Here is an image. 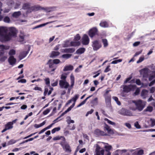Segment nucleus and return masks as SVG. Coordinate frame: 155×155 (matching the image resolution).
Here are the masks:
<instances>
[{"instance_id":"obj_6","label":"nucleus","mask_w":155,"mask_h":155,"mask_svg":"<svg viewBox=\"0 0 155 155\" xmlns=\"http://www.w3.org/2000/svg\"><path fill=\"white\" fill-rule=\"evenodd\" d=\"M92 46L94 51L97 50L101 47V44L97 40L93 41Z\"/></svg>"},{"instance_id":"obj_22","label":"nucleus","mask_w":155,"mask_h":155,"mask_svg":"<svg viewBox=\"0 0 155 155\" xmlns=\"http://www.w3.org/2000/svg\"><path fill=\"white\" fill-rule=\"evenodd\" d=\"M21 11L15 12H13L12 15V16L14 18H18L21 15Z\"/></svg>"},{"instance_id":"obj_21","label":"nucleus","mask_w":155,"mask_h":155,"mask_svg":"<svg viewBox=\"0 0 155 155\" xmlns=\"http://www.w3.org/2000/svg\"><path fill=\"white\" fill-rule=\"evenodd\" d=\"M28 51H24L22 52H21L19 56V61L21 60L23 58L25 57L26 55L28 54Z\"/></svg>"},{"instance_id":"obj_18","label":"nucleus","mask_w":155,"mask_h":155,"mask_svg":"<svg viewBox=\"0 0 155 155\" xmlns=\"http://www.w3.org/2000/svg\"><path fill=\"white\" fill-rule=\"evenodd\" d=\"M8 61L10 65L14 64L16 61V59L12 56H11L8 59Z\"/></svg>"},{"instance_id":"obj_62","label":"nucleus","mask_w":155,"mask_h":155,"mask_svg":"<svg viewBox=\"0 0 155 155\" xmlns=\"http://www.w3.org/2000/svg\"><path fill=\"white\" fill-rule=\"evenodd\" d=\"M45 83L47 85H49L50 84V81L49 79L48 78H47L45 79Z\"/></svg>"},{"instance_id":"obj_11","label":"nucleus","mask_w":155,"mask_h":155,"mask_svg":"<svg viewBox=\"0 0 155 155\" xmlns=\"http://www.w3.org/2000/svg\"><path fill=\"white\" fill-rule=\"evenodd\" d=\"M56 8L55 6L43 7L42 10L46 12H50L56 10Z\"/></svg>"},{"instance_id":"obj_46","label":"nucleus","mask_w":155,"mask_h":155,"mask_svg":"<svg viewBox=\"0 0 155 155\" xmlns=\"http://www.w3.org/2000/svg\"><path fill=\"white\" fill-rule=\"evenodd\" d=\"M122 60L121 59H119V60H115L112 61L111 63L112 64H116L118 62H121Z\"/></svg>"},{"instance_id":"obj_25","label":"nucleus","mask_w":155,"mask_h":155,"mask_svg":"<svg viewBox=\"0 0 155 155\" xmlns=\"http://www.w3.org/2000/svg\"><path fill=\"white\" fill-rule=\"evenodd\" d=\"M85 50L84 48H80L77 50L76 53L78 54H81L84 52Z\"/></svg>"},{"instance_id":"obj_48","label":"nucleus","mask_w":155,"mask_h":155,"mask_svg":"<svg viewBox=\"0 0 155 155\" xmlns=\"http://www.w3.org/2000/svg\"><path fill=\"white\" fill-rule=\"evenodd\" d=\"M135 127L137 129H140L141 128V127L139 124L138 122H136L134 123Z\"/></svg>"},{"instance_id":"obj_41","label":"nucleus","mask_w":155,"mask_h":155,"mask_svg":"<svg viewBox=\"0 0 155 155\" xmlns=\"http://www.w3.org/2000/svg\"><path fill=\"white\" fill-rule=\"evenodd\" d=\"M75 105V103H73L72 104L70 107L66 110H65L66 112L67 113L70 110H71V109L74 107Z\"/></svg>"},{"instance_id":"obj_3","label":"nucleus","mask_w":155,"mask_h":155,"mask_svg":"<svg viewBox=\"0 0 155 155\" xmlns=\"http://www.w3.org/2000/svg\"><path fill=\"white\" fill-rule=\"evenodd\" d=\"M133 102L135 104L136 108L139 111H141L143 110L145 105V103L141 100L137 101H134Z\"/></svg>"},{"instance_id":"obj_64","label":"nucleus","mask_w":155,"mask_h":155,"mask_svg":"<svg viewBox=\"0 0 155 155\" xmlns=\"http://www.w3.org/2000/svg\"><path fill=\"white\" fill-rule=\"evenodd\" d=\"M26 81L25 79H22L19 81H18V82H21L22 83H25L26 82Z\"/></svg>"},{"instance_id":"obj_13","label":"nucleus","mask_w":155,"mask_h":155,"mask_svg":"<svg viewBox=\"0 0 155 155\" xmlns=\"http://www.w3.org/2000/svg\"><path fill=\"white\" fill-rule=\"evenodd\" d=\"M42 7L39 5H35L31 6L30 9L31 12L33 11H37L39 10H42Z\"/></svg>"},{"instance_id":"obj_9","label":"nucleus","mask_w":155,"mask_h":155,"mask_svg":"<svg viewBox=\"0 0 155 155\" xmlns=\"http://www.w3.org/2000/svg\"><path fill=\"white\" fill-rule=\"evenodd\" d=\"M60 144L62 147L63 149H65L66 152H70L71 151L70 146L68 143L62 142L60 143Z\"/></svg>"},{"instance_id":"obj_26","label":"nucleus","mask_w":155,"mask_h":155,"mask_svg":"<svg viewBox=\"0 0 155 155\" xmlns=\"http://www.w3.org/2000/svg\"><path fill=\"white\" fill-rule=\"evenodd\" d=\"M60 54V53L58 51H53L52 52L50 57L53 58L58 55Z\"/></svg>"},{"instance_id":"obj_20","label":"nucleus","mask_w":155,"mask_h":155,"mask_svg":"<svg viewBox=\"0 0 155 155\" xmlns=\"http://www.w3.org/2000/svg\"><path fill=\"white\" fill-rule=\"evenodd\" d=\"M148 91L146 90H143L141 93V95L142 98L143 99H145L147 97L148 95Z\"/></svg>"},{"instance_id":"obj_45","label":"nucleus","mask_w":155,"mask_h":155,"mask_svg":"<svg viewBox=\"0 0 155 155\" xmlns=\"http://www.w3.org/2000/svg\"><path fill=\"white\" fill-rule=\"evenodd\" d=\"M15 54V51L13 49L10 50L9 52V54L11 56L13 55H14Z\"/></svg>"},{"instance_id":"obj_36","label":"nucleus","mask_w":155,"mask_h":155,"mask_svg":"<svg viewBox=\"0 0 155 155\" xmlns=\"http://www.w3.org/2000/svg\"><path fill=\"white\" fill-rule=\"evenodd\" d=\"M102 41L104 47H106L107 46L108 44L107 40L106 39H102Z\"/></svg>"},{"instance_id":"obj_40","label":"nucleus","mask_w":155,"mask_h":155,"mask_svg":"<svg viewBox=\"0 0 155 155\" xmlns=\"http://www.w3.org/2000/svg\"><path fill=\"white\" fill-rule=\"evenodd\" d=\"M138 155H142L143 154V151L142 150L135 151Z\"/></svg>"},{"instance_id":"obj_31","label":"nucleus","mask_w":155,"mask_h":155,"mask_svg":"<svg viewBox=\"0 0 155 155\" xmlns=\"http://www.w3.org/2000/svg\"><path fill=\"white\" fill-rule=\"evenodd\" d=\"M71 55V54H64L62 55V57L64 58L67 59L70 58Z\"/></svg>"},{"instance_id":"obj_35","label":"nucleus","mask_w":155,"mask_h":155,"mask_svg":"<svg viewBox=\"0 0 155 155\" xmlns=\"http://www.w3.org/2000/svg\"><path fill=\"white\" fill-rule=\"evenodd\" d=\"M25 35L23 32H21V34L19 35V37L21 40H20L21 41H24V37Z\"/></svg>"},{"instance_id":"obj_38","label":"nucleus","mask_w":155,"mask_h":155,"mask_svg":"<svg viewBox=\"0 0 155 155\" xmlns=\"http://www.w3.org/2000/svg\"><path fill=\"white\" fill-rule=\"evenodd\" d=\"M125 110H126L125 109H124L122 108L119 111V113L125 116Z\"/></svg>"},{"instance_id":"obj_53","label":"nucleus","mask_w":155,"mask_h":155,"mask_svg":"<svg viewBox=\"0 0 155 155\" xmlns=\"http://www.w3.org/2000/svg\"><path fill=\"white\" fill-rule=\"evenodd\" d=\"M144 59V57H140L139 58V60L137 61V63H139L141 62L142 61H143Z\"/></svg>"},{"instance_id":"obj_8","label":"nucleus","mask_w":155,"mask_h":155,"mask_svg":"<svg viewBox=\"0 0 155 155\" xmlns=\"http://www.w3.org/2000/svg\"><path fill=\"white\" fill-rule=\"evenodd\" d=\"M59 84L61 88H67L69 86V83L66 81L60 80Z\"/></svg>"},{"instance_id":"obj_12","label":"nucleus","mask_w":155,"mask_h":155,"mask_svg":"<svg viewBox=\"0 0 155 155\" xmlns=\"http://www.w3.org/2000/svg\"><path fill=\"white\" fill-rule=\"evenodd\" d=\"M89 42V39L88 36L86 35H84L82 39V43L85 45H88Z\"/></svg>"},{"instance_id":"obj_23","label":"nucleus","mask_w":155,"mask_h":155,"mask_svg":"<svg viewBox=\"0 0 155 155\" xmlns=\"http://www.w3.org/2000/svg\"><path fill=\"white\" fill-rule=\"evenodd\" d=\"M63 52L65 53H73L75 51V49L73 48H65L63 49Z\"/></svg>"},{"instance_id":"obj_15","label":"nucleus","mask_w":155,"mask_h":155,"mask_svg":"<svg viewBox=\"0 0 155 155\" xmlns=\"http://www.w3.org/2000/svg\"><path fill=\"white\" fill-rule=\"evenodd\" d=\"M100 149V147L98 145H97L96 146L95 150L96 153L94 155H100L101 154L102 155H104V150L102 149L101 150Z\"/></svg>"},{"instance_id":"obj_59","label":"nucleus","mask_w":155,"mask_h":155,"mask_svg":"<svg viewBox=\"0 0 155 155\" xmlns=\"http://www.w3.org/2000/svg\"><path fill=\"white\" fill-rule=\"evenodd\" d=\"M21 5V2H18V3H16L15 4V8H18Z\"/></svg>"},{"instance_id":"obj_56","label":"nucleus","mask_w":155,"mask_h":155,"mask_svg":"<svg viewBox=\"0 0 155 155\" xmlns=\"http://www.w3.org/2000/svg\"><path fill=\"white\" fill-rule=\"evenodd\" d=\"M50 110L49 109H47L43 112V114L44 115H46L47 114L50 112Z\"/></svg>"},{"instance_id":"obj_27","label":"nucleus","mask_w":155,"mask_h":155,"mask_svg":"<svg viewBox=\"0 0 155 155\" xmlns=\"http://www.w3.org/2000/svg\"><path fill=\"white\" fill-rule=\"evenodd\" d=\"M52 22H53V21H50V22H47L46 23H44V24L38 25L35 27L34 28H33V29H36L37 28H39L40 27H43V26H44L46 25H47L48 24L52 23Z\"/></svg>"},{"instance_id":"obj_60","label":"nucleus","mask_w":155,"mask_h":155,"mask_svg":"<svg viewBox=\"0 0 155 155\" xmlns=\"http://www.w3.org/2000/svg\"><path fill=\"white\" fill-rule=\"evenodd\" d=\"M155 83V79H154L149 84V86L150 87L153 85Z\"/></svg>"},{"instance_id":"obj_63","label":"nucleus","mask_w":155,"mask_h":155,"mask_svg":"<svg viewBox=\"0 0 155 155\" xmlns=\"http://www.w3.org/2000/svg\"><path fill=\"white\" fill-rule=\"evenodd\" d=\"M74 76L72 75H71V82H74Z\"/></svg>"},{"instance_id":"obj_5","label":"nucleus","mask_w":155,"mask_h":155,"mask_svg":"<svg viewBox=\"0 0 155 155\" xmlns=\"http://www.w3.org/2000/svg\"><path fill=\"white\" fill-rule=\"evenodd\" d=\"M150 71L147 68H146L141 70L140 71V74L144 78H147Z\"/></svg>"},{"instance_id":"obj_61","label":"nucleus","mask_w":155,"mask_h":155,"mask_svg":"<svg viewBox=\"0 0 155 155\" xmlns=\"http://www.w3.org/2000/svg\"><path fill=\"white\" fill-rule=\"evenodd\" d=\"M14 2L13 1H11L10 2H7V4L8 6H11L12 4H14Z\"/></svg>"},{"instance_id":"obj_32","label":"nucleus","mask_w":155,"mask_h":155,"mask_svg":"<svg viewBox=\"0 0 155 155\" xmlns=\"http://www.w3.org/2000/svg\"><path fill=\"white\" fill-rule=\"evenodd\" d=\"M125 116H133V115L130 111L128 110H126Z\"/></svg>"},{"instance_id":"obj_2","label":"nucleus","mask_w":155,"mask_h":155,"mask_svg":"<svg viewBox=\"0 0 155 155\" xmlns=\"http://www.w3.org/2000/svg\"><path fill=\"white\" fill-rule=\"evenodd\" d=\"M104 128L107 131L108 134L105 133L104 131L98 129H96L94 131V134L98 136H107L114 134V133L113 130H111L110 128V127L107 125H106Z\"/></svg>"},{"instance_id":"obj_51","label":"nucleus","mask_w":155,"mask_h":155,"mask_svg":"<svg viewBox=\"0 0 155 155\" xmlns=\"http://www.w3.org/2000/svg\"><path fill=\"white\" fill-rule=\"evenodd\" d=\"M15 141L13 140H10L7 143L8 145L12 144L15 143Z\"/></svg>"},{"instance_id":"obj_42","label":"nucleus","mask_w":155,"mask_h":155,"mask_svg":"<svg viewBox=\"0 0 155 155\" xmlns=\"http://www.w3.org/2000/svg\"><path fill=\"white\" fill-rule=\"evenodd\" d=\"M104 120L105 121H107V122L109 124H111V125H115V123L114 122H112V121H110V120H109L107 118H105L104 119Z\"/></svg>"},{"instance_id":"obj_14","label":"nucleus","mask_w":155,"mask_h":155,"mask_svg":"<svg viewBox=\"0 0 155 155\" xmlns=\"http://www.w3.org/2000/svg\"><path fill=\"white\" fill-rule=\"evenodd\" d=\"M13 124V123L11 122L8 123L7 124L5 125V128L2 131V133H4L7 130L12 128L13 127L12 126Z\"/></svg>"},{"instance_id":"obj_30","label":"nucleus","mask_w":155,"mask_h":155,"mask_svg":"<svg viewBox=\"0 0 155 155\" xmlns=\"http://www.w3.org/2000/svg\"><path fill=\"white\" fill-rule=\"evenodd\" d=\"M155 78V71L152 72V75H151L149 78V80L151 81Z\"/></svg>"},{"instance_id":"obj_4","label":"nucleus","mask_w":155,"mask_h":155,"mask_svg":"<svg viewBox=\"0 0 155 155\" xmlns=\"http://www.w3.org/2000/svg\"><path fill=\"white\" fill-rule=\"evenodd\" d=\"M80 37L79 34H77L75 37L74 39V41H72L71 43V46H79L80 44V42L79 41H77L80 39Z\"/></svg>"},{"instance_id":"obj_47","label":"nucleus","mask_w":155,"mask_h":155,"mask_svg":"<svg viewBox=\"0 0 155 155\" xmlns=\"http://www.w3.org/2000/svg\"><path fill=\"white\" fill-rule=\"evenodd\" d=\"M151 121V125L152 127H153L155 125V120L153 119H150Z\"/></svg>"},{"instance_id":"obj_57","label":"nucleus","mask_w":155,"mask_h":155,"mask_svg":"<svg viewBox=\"0 0 155 155\" xmlns=\"http://www.w3.org/2000/svg\"><path fill=\"white\" fill-rule=\"evenodd\" d=\"M125 126L129 129H130L131 128V125L129 123H126L125 124Z\"/></svg>"},{"instance_id":"obj_34","label":"nucleus","mask_w":155,"mask_h":155,"mask_svg":"<svg viewBox=\"0 0 155 155\" xmlns=\"http://www.w3.org/2000/svg\"><path fill=\"white\" fill-rule=\"evenodd\" d=\"M52 61L51 60H50L47 63V64H49V67L50 68H54L55 67L54 66V64L52 62H51Z\"/></svg>"},{"instance_id":"obj_52","label":"nucleus","mask_w":155,"mask_h":155,"mask_svg":"<svg viewBox=\"0 0 155 155\" xmlns=\"http://www.w3.org/2000/svg\"><path fill=\"white\" fill-rule=\"evenodd\" d=\"M110 67V65H108L104 70V72H107L110 71V69L109 68Z\"/></svg>"},{"instance_id":"obj_39","label":"nucleus","mask_w":155,"mask_h":155,"mask_svg":"<svg viewBox=\"0 0 155 155\" xmlns=\"http://www.w3.org/2000/svg\"><path fill=\"white\" fill-rule=\"evenodd\" d=\"M67 78V76L65 73L61 75V78L62 79L61 80L66 81V78Z\"/></svg>"},{"instance_id":"obj_54","label":"nucleus","mask_w":155,"mask_h":155,"mask_svg":"<svg viewBox=\"0 0 155 155\" xmlns=\"http://www.w3.org/2000/svg\"><path fill=\"white\" fill-rule=\"evenodd\" d=\"M94 111V110L93 109H91L90 111H88L86 114V116H87L89 114H91Z\"/></svg>"},{"instance_id":"obj_1","label":"nucleus","mask_w":155,"mask_h":155,"mask_svg":"<svg viewBox=\"0 0 155 155\" xmlns=\"http://www.w3.org/2000/svg\"><path fill=\"white\" fill-rule=\"evenodd\" d=\"M17 31L13 27L7 28L6 27H0V36L1 41H8L12 37H16Z\"/></svg>"},{"instance_id":"obj_44","label":"nucleus","mask_w":155,"mask_h":155,"mask_svg":"<svg viewBox=\"0 0 155 155\" xmlns=\"http://www.w3.org/2000/svg\"><path fill=\"white\" fill-rule=\"evenodd\" d=\"M105 147L106 149V151L108 152L111 149L112 147L111 146H106Z\"/></svg>"},{"instance_id":"obj_43","label":"nucleus","mask_w":155,"mask_h":155,"mask_svg":"<svg viewBox=\"0 0 155 155\" xmlns=\"http://www.w3.org/2000/svg\"><path fill=\"white\" fill-rule=\"evenodd\" d=\"M111 100V97L110 96H107L105 97V100L107 102L110 103Z\"/></svg>"},{"instance_id":"obj_58","label":"nucleus","mask_w":155,"mask_h":155,"mask_svg":"<svg viewBox=\"0 0 155 155\" xmlns=\"http://www.w3.org/2000/svg\"><path fill=\"white\" fill-rule=\"evenodd\" d=\"M155 91V87H153L150 89V92L151 93H153Z\"/></svg>"},{"instance_id":"obj_49","label":"nucleus","mask_w":155,"mask_h":155,"mask_svg":"<svg viewBox=\"0 0 155 155\" xmlns=\"http://www.w3.org/2000/svg\"><path fill=\"white\" fill-rule=\"evenodd\" d=\"M60 62V61L58 59H55L53 60V64H58Z\"/></svg>"},{"instance_id":"obj_50","label":"nucleus","mask_w":155,"mask_h":155,"mask_svg":"<svg viewBox=\"0 0 155 155\" xmlns=\"http://www.w3.org/2000/svg\"><path fill=\"white\" fill-rule=\"evenodd\" d=\"M7 58V57L6 56H3L0 58V61L2 62L4 61Z\"/></svg>"},{"instance_id":"obj_7","label":"nucleus","mask_w":155,"mask_h":155,"mask_svg":"<svg viewBox=\"0 0 155 155\" xmlns=\"http://www.w3.org/2000/svg\"><path fill=\"white\" fill-rule=\"evenodd\" d=\"M136 86L130 85L128 86L125 85L123 88V91L125 92H128L131 90H133L135 88Z\"/></svg>"},{"instance_id":"obj_37","label":"nucleus","mask_w":155,"mask_h":155,"mask_svg":"<svg viewBox=\"0 0 155 155\" xmlns=\"http://www.w3.org/2000/svg\"><path fill=\"white\" fill-rule=\"evenodd\" d=\"M113 99L116 102L117 104L120 105H121L120 102L118 101V98L116 97H113Z\"/></svg>"},{"instance_id":"obj_10","label":"nucleus","mask_w":155,"mask_h":155,"mask_svg":"<svg viewBox=\"0 0 155 155\" xmlns=\"http://www.w3.org/2000/svg\"><path fill=\"white\" fill-rule=\"evenodd\" d=\"M10 48V47L8 46H5L3 45H0V57L2 56L4 54V50H8Z\"/></svg>"},{"instance_id":"obj_19","label":"nucleus","mask_w":155,"mask_h":155,"mask_svg":"<svg viewBox=\"0 0 155 155\" xmlns=\"http://www.w3.org/2000/svg\"><path fill=\"white\" fill-rule=\"evenodd\" d=\"M79 97V95L78 94L75 95L71 99L68 101V102L66 104H69L71 103L72 101H74V103L75 104V102L76 101L77 99Z\"/></svg>"},{"instance_id":"obj_24","label":"nucleus","mask_w":155,"mask_h":155,"mask_svg":"<svg viewBox=\"0 0 155 155\" xmlns=\"http://www.w3.org/2000/svg\"><path fill=\"white\" fill-rule=\"evenodd\" d=\"M73 66L71 65H69L65 66L63 69L64 71H71L73 69Z\"/></svg>"},{"instance_id":"obj_29","label":"nucleus","mask_w":155,"mask_h":155,"mask_svg":"<svg viewBox=\"0 0 155 155\" xmlns=\"http://www.w3.org/2000/svg\"><path fill=\"white\" fill-rule=\"evenodd\" d=\"M66 121L68 124H70L71 123H74V120H71V118L69 116L68 117Z\"/></svg>"},{"instance_id":"obj_28","label":"nucleus","mask_w":155,"mask_h":155,"mask_svg":"<svg viewBox=\"0 0 155 155\" xmlns=\"http://www.w3.org/2000/svg\"><path fill=\"white\" fill-rule=\"evenodd\" d=\"M153 110V107L151 106H148L144 110V111L149 112H151Z\"/></svg>"},{"instance_id":"obj_17","label":"nucleus","mask_w":155,"mask_h":155,"mask_svg":"<svg viewBox=\"0 0 155 155\" xmlns=\"http://www.w3.org/2000/svg\"><path fill=\"white\" fill-rule=\"evenodd\" d=\"M97 30L96 28H92L89 31V35L92 38L95 35L97 34Z\"/></svg>"},{"instance_id":"obj_33","label":"nucleus","mask_w":155,"mask_h":155,"mask_svg":"<svg viewBox=\"0 0 155 155\" xmlns=\"http://www.w3.org/2000/svg\"><path fill=\"white\" fill-rule=\"evenodd\" d=\"M100 25L101 27H107L108 26V24L106 21L101 22L100 23Z\"/></svg>"},{"instance_id":"obj_55","label":"nucleus","mask_w":155,"mask_h":155,"mask_svg":"<svg viewBox=\"0 0 155 155\" xmlns=\"http://www.w3.org/2000/svg\"><path fill=\"white\" fill-rule=\"evenodd\" d=\"M140 43V41H137L134 42L133 44V46L134 47H136L138 46Z\"/></svg>"},{"instance_id":"obj_16","label":"nucleus","mask_w":155,"mask_h":155,"mask_svg":"<svg viewBox=\"0 0 155 155\" xmlns=\"http://www.w3.org/2000/svg\"><path fill=\"white\" fill-rule=\"evenodd\" d=\"M31 7L29 3H25L23 5L22 8L24 10H27L26 13H31Z\"/></svg>"}]
</instances>
